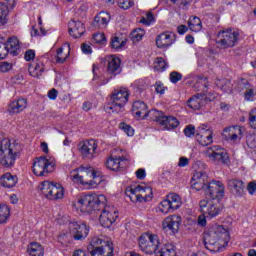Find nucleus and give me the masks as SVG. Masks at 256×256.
Returning a JSON list of instances; mask_svg holds the SVG:
<instances>
[{
	"label": "nucleus",
	"mask_w": 256,
	"mask_h": 256,
	"mask_svg": "<svg viewBox=\"0 0 256 256\" xmlns=\"http://www.w3.org/2000/svg\"><path fill=\"white\" fill-rule=\"evenodd\" d=\"M209 176L205 171H196L192 177L191 187L196 191H207V187L209 185Z\"/></svg>",
	"instance_id": "obj_12"
},
{
	"label": "nucleus",
	"mask_w": 256,
	"mask_h": 256,
	"mask_svg": "<svg viewBox=\"0 0 256 256\" xmlns=\"http://www.w3.org/2000/svg\"><path fill=\"white\" fill-rule=\"evenodd\" d=\"M27 253L30 256H43L45 253V250L43 249V246L37 242H32L28 245Z\"/></svg>",
	"instance_id": "obj_35"
},
{
	"label": "nucleus",
	"mask_w": 256,
	"mask_h": 256,
	"mask_svg": "<svg viewBox=\"0 0 256 256\" xmlns=\"http://www.w3.org/2000/svg\"><path fill=\"white\" fill-rule=\"evenodd\" d=\"M0 185L2 187H6L7 189H11L17 185V176L11 175V173H6L0 178Z\"/></svg>",
	"instance_id": "obj_31"
},
{
	"label": "nucleus",
	"mask_w": 256,
	"mask_h": 256,
	"mask_svg": "<svg viewBox=\"0 0 256 256\" xmlns=\"http://www.w3.org/2000/svg\"><path fill=\"white\" fill-rule=\"evenodd\" d=\"M229 231L223 226H214L204 237V245L208 251L219 253L223 245L229 243Z\"/></svg>",
	"instance_id": "obj_2"
},
{
	"label": "nucleus",
	"mask_w": 256,
	"mask_h": 256,
	"mask_svg": "<svg viewBox=\"0 0 256 256\" xmlns=\"http://www.w3.org/2000/svg\"><path fill=\"white\" fill-rule=\"evenodd\" d=\"M159 211L161 213H164V215H167V213H173V208L171 207V204L169 203V200L164 199L162 202L159 204Z\"/></svg>",
	"instance_id": "obj_49"
},
{
	"label": "nucleus",
	"mask_w": 256,
	"mask_h": 256,
	"mask_svg": "<svg viewBox=\"0 0 256 256\" xmlns=\"http://www.w3.org/2000/svg\"><path fill=\"white\" fill-rule=\"evenodd\" d=\"M170 1L175 5H179L180 7H182V9H185V7H187V5L191 3V0H170Z\"/></svg>",
	"instance_id": "obj_62"
},
{
	"label": "nucleus",
	"mask_w": 256,
	"mask_h": 256,
	"mask_svg": "<svg viewBox=\"0 0 256 256\" xmlns=\"http://www.w3.org/2000/svg\"><path fill=\"white\" fill-rule=\"evenodd\" d=\"M222 137L230 143H237V139L240 141L243 137V130L239 126H230L223 130Z\"/></svg>",
	"instance_id": "obj_17"
},
{
	"label": "nucleus",
	"mask_w": 256,
	"mask_h": 256,
	"mask_svg": "<svg viewBox=\"0 0 256 256\" xmlns=\"http://www.w3.org/2000/svg\"><path fill=\"white\" fill-rule=\"evenodd\" d=\"M11 215V209L9 206L5 204H0V223H7V219H9Z\"/></svg>",
	"instance_id": "obj_43"
},
{
	"label": "nucleus",
	"mask_w": 256,
	"mask_h": 256,
	"mask_svg": "<svg viewBox=\"0 0 256 256\" xmlns=\"http://www.w3.org/2000/svg\"><path fill=\"white\" fill-rule=\"evenodd\" d=\"M25 109H27V99L25 98L14 100L8 105L9 113H21Z\"/></svg>",
	"instance_id": "obj_27"
},
{
	"label": "nucleus",
	"mask_w": 256,
	"mask_h": 256,
	"mask_svg": "<svg viewBox=\"0 0 256 256\" xmlns=\"http://www.w3.org/2000/svg\"><path fill=\"white\" fill-rule=\"evenodd\" d=\"M9 55V50L5 43L0 42V59H5Z\"/></svg>",
	"instance_id": "obj_59"
},
{
	"label": "nucleus",
	"mask_w": 256,
	"mask_h": 256,
	"mask_svg": "<svg viewBox=\"0 0 256 256\" xmlns=\"http://www.w3.org/2000/svg\"><path fill=\"white\" fill-rule=\"evenodd\" d=\"M106 111H111L112 113H123L125 111V104H121L119 102H110L109 106H107Z\"/></svg>",
	"instance_id": "obj_44"
},
{
	"label": "nucleus",
	"mask_w": 256,
	"mask_h": 256,
	"mask_svg": "<svg viewBox=\"0 0 256 256\" xmlns=\"http://www.w3.org/2000/svg\"><path fill=\"white\" fill-rule=\"evenodd\" d=\"M205 155L214 163H222L223 165L229 163V154L221 146L215 145L207 148Z\"/></svg>",
	"instance_id": "obj_8"
},
{
	"label": "nucleus",
	"mask_w": 256,
	"mask_h": 256,
	"mask_svg": "<svg viewBox=\"0 0 256 256\" xmlns=\"http://www.w3.org/2000/svg\"><path fill=\"white\" fill-rule=\"evenodd\" d=\"M204 195L210 197V199L221 201V198L225 197V185L221 181L212 180L208 183Z\"/></svg>",
	"instance_id": "obj_11"
},
{
	"label": "nucleus",
	"mask_w": 256,
	"mask_h": 256,
	"mask_svg": "<svg viewBox=\"0 0 256 256\" xmlns=\"http://www.w3.org/2000/svg\"><path fill=\"white\" fill-rule=\"evenodd\" d=\"M93 167L91 166H80L79 168L73 170L71 178L87 187L89 181H91V177H93Z\"/></svg>",
	"instance_id": "obj_10"
},
{
	"label": "nucleus",
	"mask_w": 256,
	"mask_h": 256,
	"mask_svg": "<svg viewBox=\"0 0 256 256\" xmlns=\"http://www.w3.org/2000/svg\"><path fill=\"white\" fill-rule=\"evenodd\" d=\"M167 201L170 204V207L173 209V211H177L181 205H183V202H181V196L176 193H170L166 196Z\"/></svg>",
	"instance_id": "obj_34"
},
{
	"label": "nucleus",
	"mask_w": 256,
	"mask_h": 256,
	"mask_svg": "<svg viewBox=\"0 0 256 256\" xmlns=\"http://www.w3.org/2000/svg\"><path fill=\"white\" fill-rule=\"evenodd\" d=\"M249 121H250V126L252 127V129H256V108L253 109V110L250 112Z\"/></svg>",
	"instance_id": "obj_60"
},
{
	"label": "nucleus",
	"mask_w": 256,
	"mask_h": 256,
	"mask_svg": "<svg viewBox=\"0 0 256 256\" xmlns=\"http://www.w3.org/2000/svg\"><path fill=\"white\" fill-rule=\"evenodd\" d=\"M156 256H177V252L175 251V245L164 244L156 253Z\"/></svg>",
	"instance_id": "obj_37"
},
{
	"label": "nucleus",
	"mask_w": 256,
	"mask_h": 256,
	"mask_svg": "<svg viewBox=\"0 0 256 256\" xmlns=\"http://www.w3.org/2000/svg\"><path fill=\"white\" fill-rule=\"evenodd\" d=\"M165 114H163L162 111H159L157 109H152L146 112L145 115H143L142 119H147V117H149V119L151 121H156L157 123L161 124V121L163 120Z\"/></svg>",
	"instance_id": "obj_36"
},
{
	"label": "nucleus",
	"mask_w": 256,
	"mask_h": 256,
	"mask_svg": "<svg viewBox=\"0 0 256 256\" xmlns=\"http://www.w3.org/2000/svg\"><path fill=\"white\" fill-rule=\"evenodd\" d=\"M12 68L13 66L11 65V63L2 62L0 64V71H2V73H7V71H11Z\"/></svg>",
	"instance_id": "obj_63"
},
{
	"label": "nucleus",
	"mask_w": 256,
	"mask_h": 256,
	"mask_svg": "<svg viewBox=\"0 0 256 256\" xmlns=\"http://www.w3.org/2000/svg\"><path fill=\"white\" fill-rule=\"evenodd\" d=\"M195 139L202 147H207L213 143V131L206 125L197 128Z\"/></svg>",
	"instance_id": "obj_13"
},
{
	"label": "nucleus",
	"mask_w": 256,
	"mask_h": 256,
	"mask_svg": "<svg viewBox=\"0 0 256 256\" xmlns=\"http://www.w3.org/2000/svg\"><path fill=\"white\" fill-rule=\"evenodd\" d=\"M144 36H145V30H143L142 28H136L130 34L131 40L134 43L141 41V39H143Z\"/></svg>",
	"instance_id": "obj_46"
},
{
	"label": "nucleus",
	"mask_w": 256,
	"mask_h": 256,
	"mask_svg": "<svg viewBox=\"0 0 256 256\" xmlns=\"http://www.w3.org/2000/svg\"><path fill=\"white\" fill-rule=\"evenodd\" d=\"M163 229H169L172 233H178L179 227H181V218L179 216L173 215L167 217L162 223Z\"/></svg>",
	"instance_id": "obj_22"
},
{
	"label": "nucleus",
	"mask_w": 256,
	"mask_h": 256,
	"mask_svg": "<svg viewBox=\"0 0 256 256\" xmlns=\"http://www.w3.org/2000/svg\"><path fill=\"white\" fill-rule=\"evenodd\" d=\"M77 203L88 213L97 211V215H99V223L102 227H111V225H113L119 217L115 209L107 206V197H105L103 194L82 195L78 198Z\"/></svg>",
	"instance_id": "obj_1"
},
{
	"label": "nucleus",
	"mask_w": 256,
	"mask_h": 256,
	"mask_svg": "<svg viewBox=\"0 0 256 256\" xmlns=\"http://www.w3.org/2000/svg\"><path fill=\"white\" fill-rule=\"evenodd\" d=\"M246 144L250 149H255L256 148V137L253 135H249L246 138Z\"/></svg>",
	"instance_id": "obj_58"
},
{
	"label": "nucleus",
	"mask_w": 256,
	"mask_h": 256,
	"mask_svg": "<svg viewBox=\"0 0 256 256\" xmlns=\"http://www.w3.org/2000/svg\"><path fill=\"white\" fill-rule=\"evenodd\" d=\"M148 241L150 242L151 245L155 247L156 251H159L161 247V240L159 239V236L157 234H147Z\"/></svg>",
	"instance_id": "obj_48"
},
{
	"label": "nucleus",
	"mask_w": 256,
	"mask_h": 256,
	"mask_svg": "<svg viewBox=\"0 0 256 256\" xmlns=\"http://www.w3.org/2000/svg\"><path fill=\"white\" fill-rule=\"evenodd\" d=\"M188 27L190 31H194L195 33L201 31L203 29V24L201 22V19L197 16L190 17L188 21Z\"/></svg>",
	"instance_id": "obj_40"
},
{
	"label": "nucleus",
	"mask_w": 256,
	"mask_h": 256,
	"mask_svg": "<svg viewBox=\"0 0 256 256\" xmlns=\"http://www.w3.org/2000/svg\"><path fill=\"white\" fill-rule=\"evenodd\" d=\"M228 189L235 197H243L245 195V182L239 179L228 180Z\"/></svg>",
	"instance_id": "obj_19"
},
{
	"label": "nucleus",
	"mask_w": 256,
	"mask_h": 256,
	"mask_svg": "<svg viewBox=\"0 0 256 256\" xmlns=\"http://www.w3.org/2000/svg\"><path fill=\"white\" fill-rule=\"evenodd\" d=\"M73 239V237H71V235L68 234H62L58 237V241L59 243H62L63 245H65L67 247V245L69 243H71V240Z\"/></svg>",
	"instance_id": "obj_56"
},
{
	"label": "nucleus",
	"mask_w": 256,
	"mask_h": 256,
	"mask_svg": "<svg viewBox=\"0 0 256 256\" xmlns=\"http://www.w3.org/2000/svg\"><path fill=\"white\" fill-rule=\"evenodd\" d=\"M69 235L74 241H83L89 235V226L85 223L70 222Z\"/></svg>",
	"instance_id": "obj_9"
},
{
	"label": "nucleus",
	"mask_w": 256,
	"mask_h": 256,
	"mask_svg": "<svg viewBox=\"0 0 256 256\" xmlns=\"http://www.w3.org/2000/svg\"><path fill=\"white\" fill-rule=\"evenodd\" d=\"M109 21H111V14L105 11L100 12L95 16L93 27L96 29H106L107 25H109Z\"/></svg>",
	"instance_id": "obj_23"
},
{
	"label": "nucleus",
	"mask_w": 256,
	"mask_h": 256,
	"mask_svg": "<svg viewBox=\"0 0 256 256\" xmlns=\"http://www.w3.org/2000/svg\"><path fill=\"white\" fill-rule=\"evenodd\" d=\"M93 40L95 41V43H98L99 45H103V43L107 41V38L105 37V34L97 33L93 35Z\"/></svg>",
	"instance_id": "obj_57"
},
{
	"label": "nucleus",
	"mask_w": 256,
	"mask_h": 256,
	"mask_svg": "<svg viewBox=\"0 0 256 256\" xmlns=\"http://www.w3.org/2000/svg\"><path fill=\"white\" fill-rule=\"evenodd\" d=\"M249 195H255V191H256V181H251L248 183L247 187H246Z\"/></svg>",
	"instance_id": "obj_61"
},
{
	"label": "nucleus",
	"mask_w": 256,
	"mask_h": 256,
	"mask_svg": "<svg viewBox=\"0 0 256 256\" xmlns=\"http://www.w3.org/2000/svg\"><path fill=\"white\" fill-rule=\"evenodd\" d=\"M183 133L186 137H195V134L197 135V131H195V127L193 125H187L184 130Z\"/></svg>",
	"instance_id": "obj_54"
},
{
	"label": "nucleus",
	"mask_w": 256,
	"mask_h": 256,
	"mask_svg": "<svg viewBox=\"0 0 256 256\" xmlns=\"http://www.w3.org/2000/svg\"><path fill=\"white\" fill-rule=\"evenodd\" d=\"M154 69H156L159 72L165 71L167 69V62H165V59L157 58L155 61Z\"/></svg>",
	"instance_id": "obj_51"
},
{
	"label": "nucleus",
	"mask_w": 256,
	"mask_h": 256,
	"mask_svg": "<svg viewBox=\"0 0 256 256\" xmlns=\"http://www.w3.org/2000/svg\"><path fill=\"white\" fill-rule=\"evenodd\" d=\"M177 39V34L173 32H162L156 37V46L158 49H169Z\"/></svg>",
	"instance_id": "obj_16"
},
{
	"label": "nucleus",
	"mask_w": 256,
	"mask_h": 256,
	"mask_svg": "<svg viewBox=\"0 0 256 256\" xmlns=\"http://www.w3.org/2000/svg\"><path fill=\"white\" fill-rule=\"evenodd\" d=\"M203 94H197L193 97H191L188 101H187V105L188 107H190V109H194L195 111H199V109H201V107H203L204 105V101H203Z\"/></svg>",
	"instance_id": "obj_30"
},
{
	"label": "nucleus",
	"mask_w": 256,
	"mask_h": 256,
	"mask_svg": "<svg viewBox=\"0 0 256 256\" xmlns=\"http://www.w3.org/2000/svg\"><path fill=\"white\" fill-rule=\"evenodd\" d=\"M208 83H209V81H208V79H207V77H205V76H200V77H198V79H197V81H196V86L198 87V88H200V90L203 92V93H207V91H208Z\"/></svg>",
	"instance_id": "obj_47"
},
{
	"label": "nucleus",
	"mask_w": 256,
	"mask_h": 256,
	"mask_svg": "<svg viewBox=\"0 0 256 256\" xmlns=\"http://www.w3.org/2000/svg\"><path fill=\"white\" fill-rule=\"evenodd\" d=\"M160 125L165 127L168 131L177 129L179 127V120L174 116H163Z\"/></svg>",
	"instance_id": "obj_29"
},
{
	"label": "nucleus",
	"mask_w": 256,
	"mask_h": 256,
	"mask_svg": "<svg viewBox=\"0 0 256 256\" xmlns=\"http://www.w3.org/2000/svg\"><path fill=\"white\" fill-rule=\"evenodd\" d=\"M19 153H21V144L16 141L4 140L0 146V167L11 169L19 157Z\"/></svg>",
	"instance_id": "obj_3"
},
{
	"label": "nucleus",
	"mask_w": 256,
	"mask_h": 256,
	"mask_svg": "<svg viewBox=\"0 0 256 256\" xmlns=\"http://www.w3.org/2000/svg\"><path fill=\"white\" fill-rule=\"evenodd\" d=\"M147 104L143 101H135L132 105V115L135 119H143V115L147 113Z\"/></svg>",
	"instance_id": "obj_26"
},
{
	"label": "nucleus",
	"mask_w": 256,
	"mask_h": 256,
	"mask_svg": "<svg viewBox=\"0 0 256 256\" xmlns=\"http://www.w3.org/2000/svg\"><path fill=\"white\" fill-rule=\"evenodd\" d=\"M54 61L55 63H58V64H63L65 63V61H67V55L63 56V48H59L57 50V54L54 57Z\"/></svg>",
	"instance_id": "obj_52"
},
{
	"label": "nucleus",
	"mask_w": 256,
	"mask_h": 256,
	"mask_svg": "<svg viewBox=\"0 0 256 256\" xmlns=\"http://www.w3.org/2000/svg\"><path fill=\"white\" fill-rule=\"evenodd\" d=\"M201 213L207 217V219H215L218 215H221L223 206L218 199H203L199 202Z\"/></svg>",
	"instance_id": "obj_6"
},
{
	"label": "nucleus",
	"mask_w": 256,
	"mask_h": 256,
	"mask_svg": "<svg viewBox=\"0 0 256 256\" xmlns=\"http://www.w3.org/2000/svg\"><path fill=\"white\" fill-rule=\"evenodd\" d=\"M107 73L108 75H110V77L101 82L100 85H107L110 79H113V77H117V75L121 73V59L112 56L108 60Z\"/></svg>",
	"instance_id": "obj_15"
},
{
	"label": "nucleus",
	"mask_w": 256,
	"mask_h": 256,
	"mask_svg": "<svg viewBox=\"0 0 256 256\" xmlns=\"http://www.w3.org/2000/svg\"><path fill=\"white\" fill-rule=\"evenodd\" d=\"M9 6L7 4L0 2V25H7L9 18Z\"/></svg>",
	"instance_id": "obj_42"
},
{
	"label": "nucleus",
	"mask_w": 256,
	"mask_h": 256,
	"mask_svg": "<svg viewBox=\"0 0 256 256\" xmlns=\"http://www.w3.org/2000/svg\"><path fill=\"white\" fill-rule=\"evenodd\" d=\"M39 189L43 196L50 201H57V199L65 197V189L59 183L43 181L39 185Z\"/></svg>",
	"instance_id": "obj_4"
},
{
	"label": "nucleus",
	"mask_w": 256,
	"mask_h": 256,
	"mask_svg": "<svg viewBox=\"0 0 256 256\" xmlns=\"http://www.w3.org/2000/svg\"><path fill=\"white\" fill-rule=\"evenodd\" d=\"M139 247L141 249V251H143V253H146V255H157V250L155 249V247L151 244V242L149 240H147V237L145 236H140L139 239Z\"/></svg>",
	"instance_id": "obj_28"
},
{
	"label": "nucleus",
	"mask_w": 256,
	"mask_h": 256,
	"mask_svg": "<svg viewBox=\"0 0 256 256\" xmlns=\"http://www.w3.org/2000/svg\"><path fill=\"white\" fill-rule=\"evenodd\" d=\"M216 85L224 93H229V91H231V89H233V84L231 83V80H229L227 78H222V79L216 80Z\"/></svg>",
	"instance_id": "obj_41"
},
{
	"label": "nucleus",
	"mask_w": 256,
	"mask_h": 256,
	"mask_svg": "<svg viewBox=\"0 0 256 256\" xmlns=\"http://www.w3.org/2000/svg\"><path fill=\"white\" fill-rule=\"evenodd\" d=\"M55 158L41 156L33 163L32 171L36 177H47L55 169Z\"/></svg>",
	"instance_id": "obj_5"
},
{
	"label": "nucleus",
	"mask_w": 256,
	"mask_h": 256,
	"mask_svg": "<svg viewBox=\"0 0 256 256\" xmlns=\"http://www.w3.org/2000/svg\"><path fill=\"white\" fill-rule=\"evenodd\" d=\"M68 27L69 34L74 39H79L81 36L85 35V24L81 21L72 20L69 22Z\"/></svg>",
	"instance_id": "obj_21"
},
{
	"label": "nucleus",
	"mask_w": 256,
	"mask_h": 256,
	"mask_svg": "<svg viewBox=\"0 0 256 256\" xmlns=\"http://www.w3.org/2000/svg\"><path fill=\"white\" fill-rule=\"evenodd\" d=\"M25 61H33L35 59V51L27 50L24 54Z\"/></svg>",
	"instance_id": "obj_64"
},
{
	"label": "nucleus",
	"mask_w": 256,
	"mask_h": 256,
	"mask_svg": "<svg viewBox=\"0 0 256 256\" xmlns=\"http://www.w3.org/2000/svg\"><path fill=\"white\" fill-rule=\"evenodd\" d=\"M92 256H113V247L106 246H98L95 247L91 252Z\"/></svg>",
	"instance_id": "obj_32"
},
{
	"label": "nucleus",
	"mask_w": 256,
	"mask_h": 256,
	"mask_svg": "<svg viewBox=\"0 0 256 256\" xmlns=\"http://www.w3.org/2000/svg\"><path fill=\"white\" fill-rule=\"evenodd\" d=\"M218 45L222 49L235 47L239 41V32L233 28L223 29L218 32Z\"/></svg>",
	"instance_id": "obj_7"
},
{
	"label": "nucleus",
	"mask_w": 256,
	"mask_h": 256,
	"mask_svg": "<svg viewBox=\"0 0 256 256\" xmlns=\"http://www.w3.org/2000/svg\"><path fill=\"white\" fill-rule=\"evenodd\" d=\"M139 191H143V186H131L130 188H126L125 195L130 198V201H132V203H137V195Z\"/></svg>",
	"instance_id": "obj_39"
},
{
	"label": "nucleus",
	"mask_w": 256,
	"mask_h": 256,
	"mask_svg": "<svg viewBox=\"0 0 256 256\" xmlns=\"http://www.w3.org/2000/svg\"><path fill=\"white\" fill-rule=\"evenodd\" d=\"M140 23L146 25V27H149L151 23H155V15H153V12L150 11L146 14V17H142Z\"/></svg>",
	"instance_id": "obj_50"
},
{
	"label": "nucleus",
	"mask_w": 256,
	"mask_h": 256,
	"mask_svg": "<svg viewBox=\"0 0 256 256\" xmlns=\"http://www.w3.org/2000/svg\"><path fill=\"white\" fill-rule=\"evenodd\" d=\"M28 71L31 75V77L39 78L41 75H43V72L45 71V65L43 62H37L35 65L30 64L28 67Z\"/></svg>",
	"instance_id": "obj_33"
},
{
	"label": "nucleus",
	"mask_w": 256,
	"mask_h": 256,
	"mask_svg": "<svg viewBox=\"0 0 256 256\" xmlns=\"http://www.w3.org/2000/svg\"><path fill=\"white\" fill-rule=\"evenodd\" d=\"M169 79L171 81V83H179V81H181V79H183V74L177 72V71H173L170 73Z\"/></svg>",
	"instance_id": "obj_55"
},
{
	"label": "nucleus",
	"mask_w": 256,
	"mask_h": 256,
	"mask_svg": "<svg viewBox=\"0 0 256 256\" xmlns=\"http://www.w3.org/2000/svg\"><path fill=\"white\" fill-rule=\"evenodd\" d=\"M105 166L107 169H110V171H121L127 167V160L124 156L115 158L110 157L107 159Z\"/></svg>",
	"instance_id": "obj_20"
},
{
	"label": "nucleus",
	"mask_w": 256,
	"mask_h": 256,
	"mask_svg": "<svg viewBox=\"0 0 256 256\" xmlns=\"http://www.w3.org/2000/svg\"><path fill=\"white\" fill-rule=\"evenodd\" d=\"M110 101L113 103H121L123 105H127V102L129 101V92H127V89L125 88L114 90L110 95Z\"/></svg>",
	"instance_id": "obj_24"
},
{
	"label": "nucleus",
	"mask_w": 256,
	"mask_h": 256,
	"mask_svg": "<svg viewBox=\"0 0 256 256\" xmlns=\"http://www.w3.org/2000/svg\"><path fill=\"white\" fill-rule=\"evenodd\" d=\"M240 89H244L245 101H255L256 99V86L251 84L247 79L242 78L238 83Z\"/></svg>",
	"instance_id": "obj_18"
},
{
	"label": "nucleus",
	"mask_w": 256,
	"mask_h": 256,
	"mask_svg": "<svg viewBox=\"0 0 256 256\" xmlns=\"http://www.w3.org/2000/svg\"><path fill=\"white\" fill-rule=\"evenodd\" d=\"M4 45H6L8 53H10L12 57H17V55H19L21 45L19 44V39H17V37L12 36L8 38Z\"/></svg>",
	"instance_id": "obj_25"
},
{
	"label": "nucleus",
	"mask_w": 256,
	"mask_h": 256,
	"mask_svg": "<svg viewBox=\"0 0 256 256\" xmlns=\"http://www.w3.org/2000/svg\"><path fill=\"white\" fill-rule=\"evenodd\" d=\"M125 45H127V41L117 36L112 37L110 41V47H112V49H116V50L123 49Z\"/></svg>",
	"instance_id": "obj_45"
},
{
	"label": "nucleus",
	"mask_w": 256,
	"mask_h": 256,
	"mask_svg": "<svg viewBox=\"0 0 256 256\" xmlns=\"http://www.w3.org/2000/svg\"><path fill=\"white\" fill-rule=\"evenodd\" d=\"M118 5L120 9L127 11V9H131L135 5V2L133 0H118Z\"/></svg>",
	"instance_id": "obj_53"
},
{
	"label": "nucleus",
	"mask_w": 256,
	"mask_h": 256,
	"mask_svg": "<svg viewBox=\"0 0 256 256\" xmlns=\"http://www.w3.org/2000/svg\"><path fill=\"white\" fill-rule=\"evenodd\" d=\"M79 151L84 159H95L97 157V142L95 140L82 141L78 145Z\"/></svg>",
	"instance_id": "obj_14"
},
{
	"label": "nucleus",
	"mask_w": 256,
	"mask_h": 256,
	"mask_svg": "<svg viewBox=\"0 0 256 256\" xmlns=\"http://www.w3.org/2000/svg\"><path fill=\"white\" fill-rule=\"evenodd\" d=\"M104 179L103 176H101V173L98 171L93 170V176L91 177V180L88 181V184L86 187L88 189H95L98 185H101L103 183Z\"/></svg>",
	"instance_id": "obj_38"
}]
</instances>
